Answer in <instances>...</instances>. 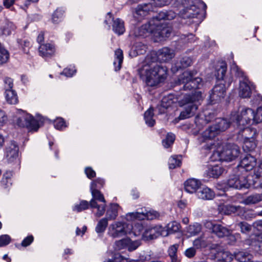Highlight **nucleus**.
I'll use <instances>...</instances> for the list:
<instances>
[{
    "label": "nucleus",
    "mask_w": 262,
    "mask_h": 262,
    "mask_svg": "<svg viewBox=\"0 0 262 262\" xmlns=\"http://www.w3.org/2000/svg\"><path fill=\"white\" fill-rule=\"evenodd\" d=\"M156 31H157V33L159 36L162 38H165L166 37H168L171 32V29L170 28L168 27H164L162 28H161V27H157Z\"/></svg>",
    "instance_id": "obj_45"
},
{
    "label": "nucleus",
    "mask_w": 262,
    "mask_h": 262,
    "mask_svg": "<svg viewBox=\"0 0 262 262\" xmlns=\"http://www.w3.org/2000/svg\"><path fill=\"white\" fill-rule=\"evenodd\" d=\"M227 186L238 189L248 188L249 184L247 179V174L236 170L235 168L234 169V174L230 176L227 181Z\"/></svg>",
    "instance_id": "obj_6"
},
{
    "label": "nucleus",
    "mask_w": 262,
    "mask_h": 262,
    "mask_svg": "<svg viewBox=\"0 0 262 262\" xmlns=\"http://www.w3.org/2000/svg\"><path fill=\"white\" fill-rule=\"evenodd\" d=\"M196 195L200 199L211 200L214 198L215 194L210 188L204 187L200 188L196 192Z\"/></svg>",
    "instance_id": "obj_20"
},
{
    "label": "nucleus",
    "mask_w": 262,
    "mask_h": 262,
    "mask_svg": "<svg viewBox=\"0 0 262 262\" xmlns=\"http://www.w3.org/2000/svg\"><path fill=\"white\" fill-rule=\"evenodd\" d=\"M146 46L141 42H137L134 45L133 52L134 55L144 54L146 51Z\"/></svg>",
    "instance_id": "obj_43"
},
{
    "label": "nucleus",
    "mask_w": 262,
    "mask_h": 262,
    "mask_svg": "<svg viewBox=\"0 0 262 262\" xmlns=\"http://www.w3.org/2000/svg\"><path fill=\"white\" fill-rule=\"evenodd\" d=\"M179 247V244H174L169 248L168 254L170 257L171 262H178V261L177 253Z\"/></svg>",
    "instance_id": "obj_44"
},
{
    "label": "nucleus",
    "mask_w": 262,
    "mask_h": 262,
    "mask_svg": "<svg viewBox=\"0 0 262 262\" xmlns=\"http://www.w3.org/2000/svg\"><path fill=\"white\" fill-rule=\"evenodd\" d=\"M181 164V159L178 156H172L169 159V167L170 169H174L177 167H179Z\"/></svg>",
    "instance_id": "obj_53"
},
{
    "label": "nucleus",
    "mask_w": 262,
    "mask_h": 262,
    "mask_svg": "<svg viewBox=\"0 0 262 262\" xmlns=\"http://www.w3.org/2000/svg\"><path fill=\"white\" fill-rule=\"evenodd\" d=\"M226 85L222 82H220L216 84L210 94V100L212 104L220 102L224 99L226 95Z\"/></svg>",
    "instance_id": "obj_13"
},
{
    "label": "nucleus",
    "mask_w": 262,
    "mask_h": 262,
    "mask_svg": "<svg viewBox=\"0 0 262 262\" xmlns=\"http://www.w3.org/2000/svg\"><path fill=\"white\" fill-rule=\"evenodd\" d=\"M115 55L116 59L114 61V64L115 66L117 64H118L117 67H115V71H117L120 69L123 61V52L121 49H119L115 51Z\"/></svg>",
    "instance_id": "obj_40"
},
{
    "label": "nucleus",
    "mask_w": 262,
    "mask_h": 262,
    "mask_svg": "<svg viewBox=\"0 0 262 262\" xmlns=\"http://www.w3.org/2000/svg\"><path fill=\"white\" fill-rule=\"evenodd\" d=\"M226 71V64L224 62H222L221 65L220 66V68L216 69L215 74L216 78L219 81L221 80V82H223V81L224 80V77L225 76Z\"/></svg>",
    "instance_id": "obj_38"
},
{
    "label": "nucleus",
    "mask_w": 262,
    "mask_h": 262,
    "mask_svg": "<svg viewBox=\"0 0 262 262\" xmlns=\"http://www.w3.org/2000/svg\"><path fill=\"white\" fill-rule=\"evenodd\" d=\"M241 232L243 234H249L251 230L252 225L249 224L246 222H241L237 224Z\"/></svg>",
    "instance_id": "obj_50"
},
{
    "label": "nucleus",
    "mask_w": 262,
    "mask_h": 262,
    "mask_svg": "<svg viewBox=\"0 0 262 262\" xmlns=\"http://www.w3.org/2000/svg\"><path fill=\"white\" fill-rule=\"evenodd\" d=\"M90 205L92 208H97V212L95 214L97 217H99L104 214L105 210V203L103 205H98L94 199H92L90 202Z\"/></svg>",
    "instance_id": "obj_34"
},
{
    "label": "nucleus",
    "mask_w": 262,
    "mask_h": 262,
    "mask_svg": "<svg viewBox=\"0 0 262 262\" xmlns=\"http://www.w3.org/2000/svg\"><path fill=\"white\" fill-rule=\"evenodd\" d=\"M202 100V96L200 91H197L192 94L184 95L180 101L181 105L184 106V110L181 112L179 119L183 120L194 116Z\"/></svg>",
    "instance_id": "obj_2"
},
{
    "label": "nucleus",
    "mask_w": 262,
    "mask_h": 262,
    "mask_svg": "<svg viewBox=\"0 0 262 262\" xmlns=\"http://www.w3.org/2000/svg\"><path fill=\"white\" fill-rule=\"evenodd\" d=\"M160 235L165 236V230L161 226L150 225L146 227L142 234L144 240H151Z\"/></svg>",
    "instance_id": "obj_12"
},
{
    "label": "nucleus",
    "mask_w": 262,
    "mask_h": 262,
    "mask_svg": "<svg viewBox=\"0 0 262 262\" xmlns=\"http://www.w3.org/2000/svg\"><path fill=\"white\" fill-rule=\"evenodd\" d=\"M119 205L117 204H112L107 209L106 213L107 220H114L118 215Z\"/></svg>",
    "instance_id": "obj_27"
},
{
    "label": "nucleus",
    "mask_w": 262,
    "mask_h": 262,
    "mask_svg": "<svg viewBox=\"0 0 262 262\" xmlns=\"http://www.w3.org/2000/svg\"><path fill=\"white\" fill-rule=\"evenodd\" d=\"M166 11H161L157 15L153 17V19L150 20L148 24L142 25L140 29L141 32H143V35L146 33H151L155 30L154 26L158 27L159 25V21L162 20L166 19Z\"/></svg>",
    "instance_id": "obj_14"
},
{
    "label": "nucleus",
    "mask_w": 262,
    "mask_h": 262,
    "mask_svg": "<svg viewBox=\"0 0 262 262\" xmlns=\"http://www.w3.org/2000/svg\"><path fill=\"white\" fill-rule=\"evenodd\" d=\"M167 70L157 63L144 65L139 70L141 79L147 86H155L163 82L167 77Z\"/></svg>",
    "instance_id": "obj_1"
},
{
    "label": "nucleus",
    "mask_w": 262,
    "mask_h": 262,
    "mask_svg": "<svg viewBox=\"0 0 262 262\" xmlns=\"http://www.w3.org/2000/svg\"><path fill=\"white\" fill-rule=\"evenodd\" d=\"M223 172L222 167L218 165L209 166L206 170L205 174L209 178H217Z\"/></svg>",
    "instance_id": "obj_24"
},
{
    "label": "nucleus",
    "mask_w": 262,
    "mask_h": 262,
    "mask_svg": "<svg viewBox=\"0 0 262 262\" xmlns=\"http://www.w3.org/2000/svg\"><path fill=\"white\" fill-rule=\"evenodd\" d=\"M262 122V107H259L257 109L256 112H253V122L259 123Z\"/></svg>",
    "instance_id": "obj_61"
},
{
    "label": "nucleus",
    "mask_w": 262,
    "mask_h": 262,
    "mask_svg": "<svg viewBox=\"0 0 262 262\" xmlns=\"http://www.w3.org/2000/svg\"><path fill=\"white\" fill-rule=\"evenodd\" d=\"M202 230V226L200 224L195 223L189 225L187 228V231L190 236H194L198 234Z\"/></svg>",
    "instance_id": "obj_42"
},
{
    "label": "nucleus",
    "mask_w": 262,
    "mask_h": 262,
    "mask_svg": "<svg viewBox=\"0 0 262 262\" xmlns=\"http://www.w3.org/2000/svg\"><path fill=\"white\" fill-rule=\"evenodd\" d=\"M9 59V54L5 48L0 47V64L6 63Z\"/></svg>",
    "instance_id": "obj_54"
},
{
    "label": "nucleus",
    "mask_w": 262,
    "mask_h": 262,
    "mask_svg": "<svg viewBox=\"0 0 262 262\" xmlns=\"http://www.w3.org/2000/svg\"><path fill=\"white\" fill-rule=\"evenodd\" d=\"M154 110L150 107L144 113V119L146 123L149 126H152L155 123V121L152 119L154 116Z\"/></svg>",
    "instance_id": "obj_41"
},
{
    "label": "nucleus",
    "mask_w": 262,
    "mask_h": 262,
    "mask_svg": "<svg viewBox=\"0 0 262 262\" xmlns=\"http://www.w3.org/2000/svg\"><path fill=\"white\" fill-rule=\"evenodd\" d=\"M253 111L251 108H246L241 112L240 114H232L231 119L236 123L237 127L244 126L253 121Z\"/></svg>",
    "instance_id": "obj_9"
},
{
    "label": "nucleus",
    "mask_w": 262,
    "mask_h": 262,
    "mask_svg": "<svg viewBox=\"0 0 262 262\" xmlns=\"http://www.w3.org/2000/svg\"><path fill=\"white\" fill-rule=\"evenodd\" d=\"M234 257L239 262H248L252 258V255L248 252L245 251H239L234 253Z\"/></svg>",
    "instance_id": "obj_32"
},
{
    "label": "nucleus",
    "mask_w": 262,
    "mask_h": 262,
    "mask_svg": "<svg viewBox=\"0 0 262 262\" xmlns=\"http://www.w3.org/2000/svg\"><path fill=\"white\" fill-rule=\"evenodd\" d=\"M217 153L221 161H231L239 156L241 151L237 145L229 143L224 146L222 150L217 151Z\"/></svg>",
    "instance_id": "obj_7"
},
{
    "label": "nucleus",
    "mask_w": 262,
    "mask_h": 262,
    "mask_svg": "<svg viewBox=\"0 0 262 262\" xmlns=\"http://www.w3.org/2000/svg\"><path fill=\"white\" fill-rule=\"evenodd\" d=\"M144 215L143 212H130L126 214L125 219L128 221H132L135 219H138L139 220H144Z\"/></svg>",
    "instance_id": "obj_48"
},
{
    "label": "nucleus",
    "mask_w": 262,
    "mask_h": 262,
    "mask_svg": "<svg viewBox=\"0 0 262 262\" xmlns=\"http://www.w3.org/2000/svg\"><path fill=\"white\" fill-rule=\"evenodd\" d=\"M215 258L217 260L222 262H231L233 256L228 251H217L215 255Z\"/></svg>",
    "instance_id": "obj_26"
},
{
    "label": "nucleus",
    "mask_w": 262,
    "mask_h": 262,
    "mask_svg": "<svg viewBox=\"0 0 262 262\" xmlns=\"http://www.w3.org/2000/svg\"><path fill=\"white\" fill-rule=\"evenodd\" d=\"M144 215V220L146 219L147 220H154L159 217V214L158 212L156 211H149L146 213H143Z\"/></svg>",
    "instance_id": "obj_63"
},
{
    "label": "nucleus",
    "mask_w": 262,
    "mask_h": 262,
    "mask_svg": "<svg viewBox=\"0 0 262 262\" xmlns=\"http://www.w3.org/2000/svg\"><path fill=\"white\" fill-rule=\"evenodd\" d=\"M253 89H254V86L248 80L240 81L239 96L243 98H249Z\"/></svg>",
    "instance_id": "obj_17"
},
{
    "label": "nucleus",
    "mask_w": 262,
    "mask_h": 262,
    "mask_svg": "<svg viewBox=\"0 0 262 262\" xmlns=\"http://www.w3.org/2000/svg\"><path fill=\"white\" fill-rule=\"evenodd\" d=\"M257 215H262V212L257 214L253 210L247 209L244 211L243 216L246 220H250L255 218Z\"/></svg>",
    "instance_id": "obj_57"
},
{
    "label": "nucleus",
    "mask_w": 262,
    "mask_h": 262,
    "mask_svg": "<svg viewBox=\"0 0 262 262\" xmlns=\"http://www.w3.org/2000/svg\"><path fill=\"white\" fill-rule=\"evenodd\" d=\"M213 233L219 237H223L231 234V232L229 229L220 224H216L215 225Z\"/></svg>",
    "instance_id": "obj_25"
},
{
    "label": "nucleus",
    "mask_w": 262,
    "mask_h": 262,
    "mask_svg": "<svg viewBox=\"0 0 262 262\" xmlns=\"http://www.w3.org/2000/svg\"><path fill=\"white\" fill-rule=\"evenodd\" d=\"M241 141L243 142V150L246 152L253 151L256 147L255 138L249 140H244Z\"/></svg>",
    "instance_id": "obj_36"
},
{
    "label": "nucleus",
    "mask_w": 262,
    "mask_h": 262,
    "mask_svg": "<svg viewBox=\"0 0 262 262\" xmlns=\"http://www.w3.org/2000/svg\"><path fill=\"white\" fill-rule=\"evenodd\" d=\"M174 140V135L172 133H168L165 139L163 140V145L165 147L168 148L173 144Z\"/></svg>",
    "instance_id": "obj_56"
},
{
    "label": "nucleus",
    "mask_w": 262,
    "mask_h": 262,
    "mask_svg": "<svg viewBox=\"0 0 262 262\" xmlns=\"http://www.w3.org/2000/svg\"><path fill=\"white\" fill-rule=\"evenodd\" d=\"M108 225V220L106 218H103L101 219L98 223L95 230L97 233L103 232Z\"/></svg>",
    "instance_id": "obj_49"
},
{
    "label": "nucleus",
    "mask_w": 262,
    "mask_h": 262,
    "mask_svg": "<svg viewBox=\"0 0 262 262\" xmlns=\"http://www.w3.org/2000/svg\"><path fill=\"white\" fill-rule=\"evenodd\" d=\"M89 206H90V203L86 201L82 200L80 202L79 204H76L73 207V210L79 212L88 209Z\"/></svg>",
    "instance_id": "obj_51"
},
{
    "label": "nucleus",
    "mask_w": 262,
    "mask_h": 262,
    "mask_svg": "<svg viewBox=\"0 0 262 262\" xmlns=\"http://www.w3.org/2000/svg\"><path fill=\"white\" fill-rule=\"evenodd\" d=\"M154 11L153 3H149L140 4L135 8L134 16L138 20L142 19L147 16L150 12Z\"/></svg>",
    "instance_id": "obj_15"
},
{
    "label": "nucleus",
    "mask_w": 262,
    "mask_h": 262,
    "mask_svg": "<svg viewBox=\"0 0 262 262\" xmlns=\"http://www.w3.org/2000/svg\"><path fill=\"white\" fill-rule=\"evenodd\" d=\"M208 245V242L204 235L195 239L193 242V246L195 249H201L206 247Z\"/></svg>",
    "instance_id": "obj_35"
},
{
    "label": "nucleus",
    "mask_w": 262,
    "mask_h": 262,
    "mask_svg": "<svg viewBox=\"0 0 262 262\" xmlns=\"http://www.w3.org/2000/svg\"><path fill=\"white\" fill-rule=\"evenodd\" d=\"M90 189L93 196L92 199H94L95 201L98 200L105 203V200L103 194L97 189V186L94 183L91 185Z\"/></svg>",
    "instance_id": "obj_31"
},
{
    "label": "nucleus",
    "mask_w": 262,
    "mask_h": 262,
    "mask_svg": "<svg viewBox=\"0 0 262 262\" xmlns=\"http://www.w3.org/2000/svg\"><path fill=\"white\" fill-rule=\"evenodd\" d=\"M180 15L184 18L197 17L201 11L200 7L204 5L199 0H182Z\"/></svg>",
    "instance_id": "obj_3"
},
{
    "label": "nucleus",
    "mask_w": 262,
    "mask_h": 262,
    "mask_svg": "<svg viewBox=\"0 0 262 262\" xmlns=\"http://www.w3.org/2000/svg\"><path fill=\"white\" fill-rule=\"evenodd\" d=\"M262 201V193L251 194L244 198L242 203L246 205L256 204Z\"/></svg>",
    "instance_id": "obj_23"
},
{
    "label": "nucleus",
    "mask_w": 262,
    "mask_h": 262,
    "mask_svg": "<svg viewBox=\"0 0 262 262\" xmlns=\"http://www.w3.org/2000/svg\"><path fill=\"white\" fill-rule=\"evenodd\" d=\"M253 169V180L255 182H256L262 179V163L257 167L255 166Z\"/></svg>",
    "instance_id": "obj_58"
},
{
    "label": "nucleus",
    "mask_w": 262,
    "mask_h": 262,
    "mask_svg": "<svg viewBox=\"0 0 262 262\" xmlns=\"http://www.w3.org/2000/svg\"><path fill=\"white\" fill-rule=\"evenodd\" d=\"M141 245V241L139 240L132 241L128 238V242L127 243V250L129 251H133L137 249Z\"/></svg>",
    "instance_id": "obj_59"
},
{
    "label": "nucleus",
    "mask_w": 262,
    "mask_h": 262,
    "mask_svg": "<svg viewBox=\"0 0 262 262\" xmlns=\"http://www.w3.org/2000/svg\"><path fill=\"white\" fill-rule=\"evenodd\" d=\"M170 2L171 0H152L151 3H153L154 7H160L168 5Z\"/></svg>",
    "instance_id": "obj_64"
},
{
    "label": "nucleus",
    "mask_w": 262,
    "mask_h": 262,
    "mask_svg": "<svg viewBox=\"0 0 262 262\" xmlns=\"http://www.w3.org/2000/svg\"><path fill=\"white\" fill-rule=\"evenodd\" d=\"M237 127L239 129L237 132V139L241 141L254 138L256 135V130L254 128L245 127L244 126Z\"/></svg>",
    "instance_id": "obj_16"
},
{
    "label": "nucleus",
    "mask_w": 262,
    "mask_h": 262,
    "mask_svg": "<svg viewBox=\"0 0 262 262\" xmlns=\"http://www.w3.org/2000/svg\"><path fill=\"white\" fill-rule=\"evenodd\" d=\"M5 98L6 101L10 104H15L18 102L17 94L13 90L5 91Z\"/></svg>",
    "instance_id": "obj_30"
},
{
    "label": "nucleus",
    "mask_w": 262,
    "mask_h": 262,
    "mask_svg": "<svg viewBox=\"0 0 262 262\" xmlns=\"http://www.w3.org/2000/svg\"><path fill=\"white\" fill-rule=\"evenodd\" d=\"M231 122L225 119H219L215 124L207 128L202 134L205 139H212L227 129Z\"/></svg>",
    "instance_id": "obj_5"
},
{
    "label": "nucleus",
    "mask_w": 262,
    "mask_h": 262,
    "mask_svg": "<svg viewBox=\"0 0 262 262\" xmlns=\"http://www.w3.org/2000/svg\"><path fill=\"white\" fill-rule=\"evenodd\" d=\"M16 123L19 126L27 127L31 130L37 131L39 127V122L29 114L18 118Z\"/></svg>",
    "instance_id": "obj_11"
},
{
    "label": "nucleus",
    "mask_w": 262,
    "mask_h": 262,
    "mask_svg": "<svg viewBox=\"0 0 262 262\" xmlns=\"http://www.w3.org/2000/svg\"><path fill=\"white\" fill-rule=\"evenodd\" d=\"M130 233H133L135 236L140 235L143 230V226L141 223H135L134 225H129Z\"/></svg>",
    "instance_id": "obj_46"
},
{
    "label": "nucleus",
    "mask_w": 262,
    "mask_h": 262,
    "mask_svg": "<svg viewBox=\"0 0 262 262\" xmlns=\"http://www.w3.org/2000/svg\"><path fill=\"white\" fill-rule=\"evenodd\" d=\"M256 165V158L251 155H247L240 161L236 166V170L245 173L246 172L252 170Z\"/></svg>",
    "instance_id": "obj_10"
},
{
    "label": "nucleus",
    "mask_w": 262,
    "mask_h": 262,
    "mask_svg": "<svg viewBox=\"0 0 262 262\" xmlns=\"http://www.w3.org/2000/svg\"><path fill=\"white\" fill-rule=\"evenodd\" d=\"M4 88L5 91L12 90L13 86V79L10 77H6L4 79Z\"/></svg>",
    "instance_id": "obj_62"
},
{
    "label": "nucleus",
    "mask_w": 262,
    "mask_h": 262,
    "mask_svg": "<svg viewBox=\"0 0 262 262\" xmlns=\"http://www.w3.org/2000/svg\"><path fill=\"white\" fill-rule=\"evenodd\" d=\"M166 228V230H165V236L169 234L178 232L180 229V225L178 222L173 221L168 223Z\"/></svg>",
    "instance_id": "obj_37"
},
{
    "label": "nucleus",
    "mask_w": 262,
    "mask_h": 262,
    "mask_svg": "<svg viewBox=\"0 0 262 262\" xmlns=\"http://www.w3.org/2000/svg\"><path fill=\"white\" fill-rule=\"evenodd\" d=\"M39 52L43 57H50L55 52L54 46L50 43L41 44L39 47Z\"/></svg>",
    "instance_id": "obj_22"
},
{
    "label": "nucleus",
    "mask_w": 262,
    "mask_h": 262,
    "mask_svg": "<svg viewBox=\"0 0 262 262\" xmlns=\"http://www.w3.org/2000/svg\"><path fill=\"white\" fill-rule=\"evenodd\" d=\"M231 72L235 74V75L238 77L243 78V81L248 80L246 76L245 75L244 72L239 69L236 64H233L231 67Z\"/></svg>",
    "instance_id": "obj_52"
},
{
    "label": "nucleus",
    "mask_w": 262,
    "mask_h": 262,
    "mask_svg": "<svg viewBox=\"0 0 262 262\" xmlns=\"http://www.w3.org/2000/svg\"><path fill=\"white\" fill-rule=\"evenodd\" d=\"M173 102V96L168 95L163 97L161 102V106L164 108H168Z\"/></svg>",
    "instance_id": "obj_47"
},
{
    "label": "nucleus",
    "mask_w": 262,
    "mask_h": 262,
    "mask_svg": "<svg viewBox=\"0 0 262 262\" xmlns=\"http://www.w3.org/2000/svg\"><path fill=\"white\" fill-rule=\"evenodd\" d=\"M184 189L185 191L190 193L197 192L200 189L201 182L195 179H189L184 183Z\"/></svg>",
    "instance_id": "obj_18"
},
{
    "label": "nucleus",
    "mask_w": 262,
    "mask_h": 262,
    "mask_svg": "<svg viewBox=\"0 0 262 262\" xmlns=\"http://www.w3.org/2000/svg\"><path fill=\"white\" fill-rule=\"evenodd\" d=\"M128 238H124L117 241L115 243V247L116 250H120L124 248H127Z\"/></svg>",
    "instance_id": "obj_55"
},
{
    "label": "nucleus",
    "mask_w": 262,
    "mask_h": 262,
    "mask_svg": "<svg viewBox=\"0 0 262 262\" xmlns=\"http://www.w3.org/2000/svg\"><path fill=\"white\" fill-rule=\"evenodd\" d=\"M15 29L14 25L12 22L7 20L2 27L1 30L3 35L8 36L10 35Z\"/></svg>",
    "instance_id": "obj_39"
},
{
    "label": "nucleus",
    "mask_w": 262,
    "mask_h": 262,
    "mask_svg": "<svg viewBox=\"0 0 262 262\" xmlns=\"http://www.w3.org/2000/svg\"><path fill=\"white\" fill-rule=\"evenodd\" d=\"M6 158L9 162H13L18 156V147L15 142H12L6 148Z\"/></svg>",
    "instance_id": "obj_19"
},
{
    "label": "nucleus",
    "mask_w": 262,
    "mask_h": 262,
    "mask_svg": "<svg viewBox=\"0 0 262 262\" xmlns=\"http://www.w3.org/2000/svg\"><path fill=\"white\" fill-rule=\"evenodd\" d=\"M113 30L115 33L118 35L122 34L125 31L124 22L120 18L114 20Z\"/></svg>",
    "instance_id": "obj_28"
},
{
    "label": "nucleus",
    "mask_w": 262,
    "mask_h": 262,
    "mask_svg": "<svg viewBox=\"0 0 262 262\" xmlns=\"http://www.w3.org/2000/svg\"><path fill=\"white\" fill-rule=\"evenodd\" d=\"M130 233L129 224L122 222H115L108 229V234L113 238H119Z\"/></svg>",
    "instance_id": "obj_8"
},
{
    "label": "nucleus",
    "mask_w": 262,
    "mask_h": 262,
    "mask_svg": "<svg viewBox=\"0 0 262 262\" xmlns=\"http://www.w3.org/2000/svg\"><path fill=\"white\" fill-rule=\"evenodd\" d=\"M174 56L173 50L168 48H163L158 52V59L163 62H166L171 59Z\"/></svg>",
    "instance_id": "obj_21"
},
{
    "label": "nucleus",
    "mask_w": 262,
    "mask_h": 262,
    "mask_svg": "<svg viewBox=\"0 0 262 262\" xmlns=\"http://www.w3.org/2000/svg\"><path fill=\"white\" fill-rule=\"evenodd\" d=\"M215 117L216 114L214 112H206L204 114V117L196 119L195 123L198 124L199 123H203V122H205V123L207 124L213 120Z\"/></svg>",
    "instance_id": "obj_33"
},
{
    "label": "nucleus",
    "mask_w": 262,
    "mask_h": 262,
    "mask_svg": "<svg viewBox=\"0 0 262 262\" xmlns=\"http://www.w3.org/2000/svg\"><path fill=\"white\" fill-rule=\"evenodd\" d=\"M196 74V71H185L178 79V83L183 84L184 90H191L200 89L202 85V79L200 77H194Z\"/></svg>",
    "instance_id": "obj_4"
},
{
    "label": "nucleus",
    "mask_w": 262,
    "mask_h": 262,
    "mask_svg": "<svg viewBox=\"0 0 262 262\" xmlns=\"http://www.w3.org/2000/svg\"><path fill=\"white\" fill-rule=\"evenodd\" d=\"M192 60L190 57L184 56L180 59L179 61L175 63V67L177 70L181 68H186L191 65Z\"/></svg>",
    "instance_id": "obj_29"
},
{
    "label": "nucleus",
    "mask_w": 262,
    "mask_h": 262,
    "mask_svg": "<svg viewBox=\"0 0 262 262\" xmlns=\"http://www.w3.org/2000/svg\"><path fill=\"white\" fill-rule=\"evenodd\" d=\"M63 14V11L60 9H56L53 13L52 20L53 23H58L61 19Z\"/></svg>",
    "instance_id": "obj_60"
}]
</instances>
